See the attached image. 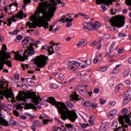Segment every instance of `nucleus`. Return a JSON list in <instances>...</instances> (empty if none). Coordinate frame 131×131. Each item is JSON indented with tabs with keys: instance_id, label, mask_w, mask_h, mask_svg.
<instances>
[{
	"instance_id": "obj_1",
	"label": "nucleus",
	"mask_w": 131,
	"mask_h": 131,
	"mask_svg": "<svg viewBox=\"0 0 131 131\" xmlns=\"http://www.w3.org/2000/svg\"><path fill=\"white\" fill-rule=\"evenodd\" d=\"M46 101L52 104L53 106H56L58 113L61 114L60 117L62 120H67L68 118L72 122H75V121L77 119L76 112L69 110L65 103L57 102L55 98L52 97H49Z\"/></svg>"
},
{
	"instance_id": "obj_2",
	"label": "nucleus",
	"mask_w": 131,
	"mask_h": 131,
	"mask_svg": "<svg viewBox=\"0 0 131 131\" xmlns=\"http://www.w3.org/2000/svg\"><path fill=\"white\" fill-rule=\"evenodd\" d=\"M50 15H51V12L48 11V8L46 5L41 4L38 9V14L36 17L37 26L38 27H44L45 29H49V23L45 19H48Z\"/></svg>"
},
{
	"instance_id": "obj_3",
	"label": "nucleus",
	"mask_w": 131,
	"mask_h": 131,
	"mask_svg": "<svg viewBox=\"0 0 131 131\" xmlns=\"http://www.w3.org/2000/svg\"><path fill=\"white\" fill-rule=\"evenodd\" d=\"M125 17L123 16V15L120 16L118 15L112 17V18L110 20L111 25L113 26V27L111 28V31H115V30H116V28L114 27H117L118 28L123 27L125 24Z\"/></svg>"
},
{
	"instance_id": "obj_4",
	"label": "nucleus",
	"mask_w": 131,
	"mask_h": 131,
	"mask_svg": "<svg viewBox=\"0 0 131 131\" xmlns=\"http://www.w3.org/2000/svg\"><path fill=\"white\" fill-rule=\"evenodd\" d=\"M33 46H34V43L31 44V42H30V47H27V49L25 50L24 52V57L22 55H20V54H19V51H18V54L15 53V60H18L20 59V57H21V61H22V62H24L25 60H27V59H28V56H32L33 55H34L36 51L34 50V48H32Z\"/></svg>"
},
{
	"instance_id": "obj_5",
	"label": "nucleus",
	"mask_w": 131,
	"mask_h": 131,
	"mask_svg": "<svg viewBox=\"0 0 131 131\" xmlns=\"http://www.w3.org/2000/svg\"><path fill=\"white\" fill-rule=\"evenodd\" d=\"M49 60V57L45 55H37L31 59V62H34L38 68H42L45 67L48 62L47 61Z\"/></svg>"
},
{
	"instance_id": "obj_6",
	"label": "nucleus",
	"mask_w": 131,
	"mask_h": 131,
	"mask_svg": "<svg viewBox=\"0 0 131 131\" xmlns=\"http://www.w3.org/2000/svg\"><path fill=\"white\" fill-rule=\"evenodd\" d=\"M8 58L5 57H0V70H3L5 66V64L9 67H12V62L9 60Z\"/></svg>"
},
{
	"instance_id": "obj_7",
	"label": "nucleus",
	"mask_w": 131,
	"mask_h": 131,
	"mask_svg": "<svg viewBox=\"0 0 131 131\" xmlns=\"http://www.w3.org/2000/svg\"><path fill=\"white\" fill-rule=\"evenodd\" d=\"M31 91H32V89H31L30 91H27L28 92V97L29 99H32L34 103H37V104H38V103H39V101H39L40 97L36 95V92L31 93L30 92H31Z\"/></svg>"
},
{
	"instance_id": "obj_8",
	"label": "nucleus",
	"mask_w": 131,
	"mask_h": 131,
	"mask_svg": "<svg viewBox=\"0 0 131 131\" xmlns=\"http://www.w3.org/2000/svg\"><path fill=\"white\" fill-rule=\"evenodd\" d=\"M7 50H8L7 49V46L2 45V49L0 51L1 57L3 58V57H4V58H7L9 59L11 58V55L10 54V53L6 52Z\"/></svg>"
},
{
	"instance_id": "obj_9",
	"label": "nucleus",
	"mask_w": 131,
	"mask_h": 131,
	"mask_svg": "<svg viewBox=\"0 0 131 131\" xmlns=\"http://www.w3.org/2000/svg\"><path fill=\"white\" fill-rule=\"evenodd\" d=\"M69 68L71 70H76L79 66H80V63L75 61H68Z\"/></svg>"
},
{
	"instance_id": "obj_10",
	"label": "nucleus",
	"mask_w": 131,
	"mask_h": 131,
	"mask_svg": "<svg viewBox=\"0 0 131 131\" xmlns=\"http://www.w3.org/2000/svg\"><path fill=\"white\" fill-rule=\"evenodd\" d=\"M113 2H117L116 0H96L97 5H101V4H104L105 6H109L112 5Z\"/></svg>"
},
{
	"instance_id": "obj_11",
	"label": "nucleus",
	"mask_w": 131,
	"mask_h": 131,
	"mask_svg": "<svg viewBox=\"0 0 131 131\" xmlns=\"http://www.w3.org/2000/svg\"><path fill=\"white\" fill-rule=\"evenodd\" d=\"M23 11L20 10L18 14L13 15L10 19H11V21H13V22H16L17 19H15V18H20L22 19V18H23Z\"/></svg>"
},
{
	"instance_id": "obj_12",
	"label": "nucleus",
	"mask_w": 131,
	"mask_h": 131,
	"mask_svg": "<svg viewBox=\"0 0 131 131\" xmlns=\"http://www.w3.org/2000/svg\"><path fill=\"white\" fill-rule=\"evenodd\" d=\"M2 126H9V122L3 117H0V128H2Z\"/></svg>"
},
{
	"instance_id": "obj_13",
	"label": "nucleus",
	"mask_w": 131,
	"mask_h": 131,
	"mask_svg": "<svg viewBox=\"0 0 131 131\" xmlns=\"http://www.w3.org/2000/svg\"><path fill=\"white\" fill-rule=\"evenodd\" d=\"M88 24H89L91 27H93L94 30H95L96 28H99V27H101V24H100L99 21H95V24L93 23L92 21H89Z\"/></svg>"
},
{
	"instance_id": "obj_14",
	"label": "nucleus",
	"mask_w": 131,
	"mask_h": 131,
	"mask_svg": "<svg viewBox=\"0 0 131 131\" xmlns=\"http://www.w3.org/2000/svg\"><path fill=\"white\" fill-rule=\"evenodd\" d=\"M26 26L25 28H27V26H29L30 29L33 28L35 29L36 27H37V26L36 25V22L35 23H30V21H28V23L26 24Z\"/></svg>"
},
{
	"instance_id": "obj_15",
	"label": "nucleus",
	"mask_w": 131,
	"mask_h": 131,
	"mask_svg": "<svg viewBox=\"0 0 131 131\" xmlns=\"http://www.w3.org/2000/svg\"><path fill=\"white\" fill-rule=\"evenodd\" d=\"M87 85L84 86L82 85H80L78 86L79 91L81 93H88V90L86 89Z\"/></svg>"
},
{
	"instance_id": "obj_16",
	"label": "nucleus",
	"mask_w": 131,
	"mask_h": 131,
	"mask_svg": "<svg viewBox=\"0 0 131 131\" xmlns=\"http://www.w3.org/2000/svg\"><path fill=\"white\" fill-rule=\"evenodd\" d=\"M30 39H31V37H29V36L24 37V39L23 41V43H22V44L24 46V47H25V46H26V45H27V43H28L29 41H30Z\"/></svg>"
},
{
	"instance_id": "obj_17",
	"label": "nucleus",
	"mask_w": 131,
	"mask_h": 131,
	"mask_svg": "<svg viewBox=\"0 0 131 131\" xmlns=\"http://www.w3.org/2000/svg\"><path fill=\"white\" fill-rule=\"evenodd\" d=\"M53 5L54 7H51V8H49L48 11H50V12H53V13H55V11L57 10V8H56V6L58 5V3H57V2L54 1L53 2Z\"/></svg>"
},
{
	"instance_id": "obj_18",
	"label": "nucleus",
	"mask_w": 131,
	"mask_h": 131,
	"mask_svg": "<svg viewBox=\"0 0 131 131\" xmlns=\"http://www.w3.org/2000/svg\"><path fill=\"white\" fill-rule=\"evenodd\" d=\"M66 22H68L66 24L67 28H69L72 25V21H73V18L69 19V18H66Z\"/></svg>"
},
{
	"instance_id": "obj_19",
	"label": "nucleus",
	"mask_w": 131,
	"mask_h": 131,
	"mask_svg": "<svg viewBox=\"0 0 131 131\" xmlns=\"http://www.w3.org/2000/svg\"><path fill=\"white\" fill-rule=\"evenodd\" d=\"M118 125V122L115 121L113 122V124L112 125V127H113V129H114L115 131H118L119 130V128H121V126H119L117 129H116V127H117V126Z\"/></svg>"
},
{
	"instance_id": "obj_20",
	"label": "nucleus",
	"mask_w": 131,
	"mask_h": 131,
	"mask_svg": "<svg viewBox=\"0 0 131 131\" xmlns=\"http://www.w3.org/2000/svg\"><path fill=\"white\" fill-rule=\"evenodd\" d=\"M84 29H87V30H90V31H93V29L91 27H90L89 25V23H84L83 24Z\"/></svg>"
},
{
	"instance_id": "obj_21",
	"label": "nucleus",
	"mask_w": 131,
	"mask_h": 131,
	"mask_svg": "<svg viewBox=\"0 0 131 131\" xmlns=\"http://www.w3.org/2000/svg\"><path fill=\"white\" fill-rule=\"evenodd\" d=\"M16 100H18V101H22L24 102H26V98L23 97V95L21 94L20 95H17L16 98Z\"/></svg>"
},
{
	"instance_id": "obj_22",
	"label": "nucleus",
	"mask_w": 131,
	"mask_h": 131,
	"mask_svg": "<svg viewBox=\"0 0 131 131\" xmlns=\"http://www.w3.org/2000/svg\"><path fill=\"white\" fill-rule=\"evenodd\" d=\"M47 49L49 55H53V54L55 53V51H54V48H53V46L48 47Z\"/></svg>"
},
{
	"instance_id": "obj_23",
	"label": "nucleus",
	"mask_w": 131,
	"mask_h": 131,
	"mask_svg": "<svg viewBox=\"0 0 131 131\" xmlns=\"http://www.w3.org/2000/svg\"><path fill=\"white\" fill-rule=\"evenodd\" d=\"M73 97H72L71 100L72 101H79V100H80V99L78 98L79 96L78 95V94H75V96H74L73 95H72Z\"/></svg>"
},
{
	"instance_id": "obj_24",
	"label": "nucleus",
	"mask_w": 131,
	"mask_h": 131,
	"mask_svg": "<svg viewBox=\"0 0 131 131\" xmlns=\"http://www.w3.org/2000/svg\"><path fill=\"white\" fill-rule=\"evenodd\" d=\"M26 80L27 82H29L28 80H29L30 84H29V85H30V86H33V85H34V82L32 81V80L31 78H28L26 79Z\"/></svg>"
},
{
	"instance_id": "obj_25",
	"label": "nucleus",
	"mask_w": 131,
	"mask_h": 131,
	"mask_svg": "<svg viewBox=\"0 0 131 131\" xmlns=\"http://www.w3.org/2000/svg\"><path fill=\"white\" fill-rule=\"evenodd\" d=\"M123 88V84H119L115 88L116 92H118L119 90H121Z\"/></svg>"
},
{
	"instance_id": "obj_26",
	"label": "nucleus",
	"mask_w": 131,
	"mask_h": 131,
	"mask_svg": "<svg viewBox=\"0 0 131 131\" xmlns=\"http://www.w3.org/2000/svg\"><path fill=\"white\" fill-rule=\"evenodd\" d=\"M83 106H84L85 107H91L92 106V102H90V101H85L83 103Z\"/></svg>"
},
{
	"instance_id": "obj_27",
	"label": "nucleus",
	"mask_w": 131,
	"mask_h": 131,
	"mask_svg": "<svg viewBox=\"0 0 131 131\" xmlns=\"http://www.w3.org/2000/svg\"><path fill=\"white\" fill-rule=\"evenodd\" d=\"M47 12L50 11V10H48V6H47ZM50 11V15L48 16V17L47 18H45V19H48V21H49V22L51 21V18L54 17V13Z\"/></svg>"
},
{
	"instance_id": "obj_28",
	"label": "nucleus",
	"mask_w": 131,
	"mask_h": 131,
	"mask_svg": "<svg viewBox=\"0 0 131 131\" xmlns=\"http://www.w3.org/2000/svg\"><path fill=\"white\" fill-rule=\"evenodd\" d=\"M129 102V100H128V97H125L123 100V104L124 105H126Z\"/></svg>"
},
{
	"instance_id": "obj_29",
	"label": "nucleus",
	"mask_w": 131,
	"mask_h": 131,
	"mask_svg": "<svg viewBox=\"0 0 131 131\" xmlns=\"http://www.w3.org/2000/svg\"><path fill=\"white\" fill-rule=\"evenodd\" d=\"M10 98V99H15L14 97V93L13 92H10L8 94V99Z\"/></svg>"
},
{
	"instance_id": "obj_30",
	"label": "nucleus",
	"mask_w": 131,
	"mask_h": 131,
	"mask_svg": "<svg viewBox=\"0 0 131 131\" xmlns=\"http://www.w3.org/2000/svg\"><path fill=\"white\" fill-rule=\"evenodd\" d=\"M114 43H115V42H114L113 43H112V45H111V46L109 48V51L110 52H114Z\"/></svg>"
},
{
	"instance_id": "obj_31",
	"label": "nucleus",
	"mask_w": 131,
	"mask_h": 131,
	"mask_svg": "<svg viewBox=\"0 0 131 131\" xmlns=\"http://www.w3.org/2000/svg\"><path fill=\"white\" fill-rule=\"evenodd\" d=\"M23 38V35H18L16 36V39L18 41H16V42H19V41H20V40H21V39H22Z\"/></svg>"
},
{
	"instance_id": "obj_32",
	"label": "nucleus",
	"mask_w": 131,
	"mask_h": 131,
	"mask_svg": "<svg viewBox=\"0 0 131 131\" xmlns=\"http://www.w3.org/2000/svg\"><path fill=\"white\" fill-rule=\"evenodd\" d=\"M128 113V110L126 108H124V109L122 110V113L124 114V115H129V114L128 115L127 113Z\"/></svg>"
},
{
	"instance_id": "obj_33",
	"label": "nucleus",
	"mask_w": 131,
	"mask_h": 131,
	"mask_svg": "<svg viewBox=\"0 0 131 131\" xmlns=\"http://www.w3.org/2000/svg\"><path fill=\"white\" fill-rule=\"evenodd\" d=\"M107 129L108 128H106V127H105L104 125H101L99 128L100 131H106L107 130Z\"/></svg>"
},
{
	"instance_id": "obj_34",
	"label": "nucleus",
	"mask_w": 131,
	"mask_h": 131,
	"mask_svg": "<svg viewBox=\"0 0 131 131\" xmlns=\"http://www.w3.org/2000/svg\"><path fill=\"white\" fill-rule=\"evenodd\" d=\"M118 112L117 111V110H116L115 109H113V110H112L110 112V113H111L112 115H113L114 116H115V115H116V114H117Z\"/></svg>"
},
{
	"instance_id": "obj_35",
	"label": "nucleus",
	"mask_w": 131,
	"mask_h": 131,
	"mask_svg": "<svg viewBox=\"0 0 131 131\" xmlns=\"http://www.w3.org/2000/svg\"><path fill=\"white\" fill-rule=\"evenodd\" d=\"M129 70L127 69L123 72V75L124 76H128L129 75Z\"/></svg>"
},
{
	"instance_id": "obj_36",
	"label": "nucleus",
	"mask_w": 131,
	"mask_h": 131,
	"mask_svg": "<svg viewBox=\"0 0 131 131\" xmlns=\"http://www.w3.org/2000/svg\"><path fill=\"white\" fill-rule=\"evenodd\" d=\"M84 63H85L87 65H91L92 64V59H87L85 60V61L84 62Z\"/></svg>"
},
{
	"instance_id": "obj_37",
	"label": "nucleus",
	"mask_w": 131,
	"mask_h": 131,
	"mask_svg": "<svg viewBox=\"0 0 131 131\" xmlns=\"http://www.w3.org/2000/svg\"><path fill=\"white\" fill-rule=\"evenodd\" d=\"M34 124L35 126H41V122L37 120L35 121Z\"/></svg>"
},
{
	"instance_id": "obj_38",
	"label": "nucleus",
	"mask_w": 131,
	"mask_h": 131,
	"mask_svg": "<svg viewBox=\"0 0 131 131\" xmlns=\"http://www.w3.org/2000/svg\"><path fill=\"white\" fill-rule=\"evenodd\" d=\"M80 125H81V127L82 128H86L88 127V126H89V124H86L85 123H83V124H81V123H79Z\"/></svg>"
},
{
	"instance_id": "obj_39",
	"label": "nucleus",
	"mask_w": 131,
	"mask_h": 131,
	"mask_svg": "<svg viewBox=\"0 0 131 131\" xmlns=\"http://www.w3.org/2000/svg\"><path fill=\"white\" fill-rule=\"evenodd\" d=\"M66 104L70 108H72V107H73V104H72V103H71L70 101H67L66 102Z\"/></svg>"
},
{
	"instance_id": "obj_40",
	"label": "nucleus",
	"mask_w": 131,
	"mask_h": 131,
	"mask_svg": "<svg viewBox=\"0 0 131 131\" xmlns=\"http://www.w3.org/2000/svg\"><path fill=\"white\" fill-rule=\"evenodd\" d=\"M51 88L52 89H58V84L56 83H52L50 84Z\"/></svg>"
},
{
	"instance_id": "obj_41",
	"label": "nucleus",
	"mask_w": 131,
	"mask_h": 131,
	"mask_svg": "<svg viewBox=\"0 0 131 131\" xmlns=\"http://www.w3.org/2000/svg\"><path fill=\"white\" fill-rule=\"evenodd\" d=\"M59 79H60V80H62L65 78V77L64 76V74L62 73L59 74L58 75Z\"/></svg>"
},
{
	"instance_id": "obj_42",
	"label": "nucleus",
	"mask_w": 131,
	"mask_h": 131,
	"mask_svg": "<svg viewBox=\"0 0 131 131\" xmlns=\"http://www.w3.org/2000/svg\"><path fill=\"white\" fill-rule=\"evenodd\" d=\"M118 36L119 37H125L126 36V34L123 33L119 32L118 33Z\"/></svg>"
},
{
	"instance_id": "obj_43",
	"label": "nucleus",
	"mask_w": 131,
	"mask_h": 131,
	"mask_svg": "<svg viewBox=\"0 0 131 131\" xmlns=\"http://www.w3.org/2000/svg\"><path fill=\"white\" fill-rule=\"evenodd\" d=\"M107 117L108 118H109V119H114V116L112 115L110 112L109 114L107 115Z\"/></svg>"
},
{
	"instance_id": "obj_44",
	"label": "nucleus",
	"mask_w": 131,
	"mask_h": 131,
	"mask_svg": "<svg viewBox=\"0 0 131 131\" xmlns=\"http://www.w3.org/2000/svg\"><path fill=\"white\" fill-rule=\"evenodd\" d=\"M99 101L101 105H104L106 103V100H104V98H101Z\"/></svg>"
},
{
	"instance_id": "obj_45",
	"label": "nucleus",
	"mask_w": 131,
	"mask_h": 131,
	"mask_svg": "<svg viewBox=\"0 0 131 131\" xmlns=\"http://www.w3.org/2000/svg\"><path fill=\"white\" fill-rule=\"evenodd\" d=\"M97 106L98 104L97 103H93L92 102H91V107L92 109H96Z\"/></svg>"
},
{
	"instance_id": "obj_46",
	"label": "nucleus",
	"mask_w": 131,
	"mask_h": 131,
	"mask_svg": "<svg viewBox=\"0 0 131 131\" xmlns=\"http://www.w3.org/2000/svg\"><path fill=\"white\" fill-rule=\"evenodd\" d=\"M65 126L66 127H68V128H69V129H70L71 127H73V125H72L71 123H69V124L66 123Z\"/></svg>"
},
{
	"instance_id": "obj_47",
	"label": "nucleus",
	"mask_w": 131,
	"mask_h": 131,
	"mask_svg": "<svg viewBox=\"0 0 131 131\" xmlns=\"http://www.w3.org/2000/svg\"><path fill=\"white\" fill-rule=\"evenodd\" d=\"M127 6H129L128 10L131 11V0H129L128 3L126 4Z\"/></svg>"
},
{
	"instance_id": "obj_48",
	"label": "nucleus",
	"mask_w": 131,
	"mask_h": 131,
	"mask_svg": "<svg viewBox=\"0 0 131 131\" xmlns=\"http://www.w3.org/2000/svg\"><path fill=\"white\" fill-rule=\"evenodd\" d=\"M13 114L17 117H19V112H18L17 110L13 111Z\"/></svg>"
},
{
	"instance_id": "obj_49",
	"label": "nucleus",
	"mask_w": 131,
	"mask_h": 131,
	"mask_svg": "<svg viewBox=\"0 0 131 131\" xmlns=\"http://www.w3.org/2000/svg\"><path fill=\"white\" fill-rule=\"evenodd\" d=\"M58 4H60L61 7H64L65 6V3L62 2L61 0H57Z\"/></svg>"
},
{
	"instance_id": "obj_50",
	"label": "nucleus",
	"mask_w": 131,
	"mask_h": 131,
	"mask_svg": "<svg viewBox=\"0 0 131 131\" xmlns=\"http://www.w3.org/2000/svg\"><path fill=\"white\" fill-rule=\"evenodd\" d=\"M14 6V7H18V4L16 2H14L13 4H11L9 5L10 8L13 7Z\"/></svg>"
},
{
	"instance_id": "obj_51",
	"label": "nucleus",
	"mask_w": 131,
	"mask_h": 131,
	"mask_svg": "<svg viewBox=\"0 0 131 131\" xmlns=\"http://www.w3.org/2000/svg\"><path fill=\"white\" fill-rule=\"evenodd\" d=\"M99 92H100V89H99V88L95 89L93 91V93H94V94H98V93Z\"/></svg>"
},
{
	"instance_id": "obj_52",
	"label": "nucleus",
	"mask_w": 131,
	"mask_h": 131,
	"mask_svg": "<svg viewBox=\"0 0 131 131\" xmlns=\"http://www.w3.org/2000/svg\"><path fill=\"white\" fill-rule=\"evenodd\" d=\"M12 18H9L7 19V21L8 22V24H7V26H11V25L12 24Z\"/></svg>"
},
{
	"instance_id": "obj_53",
	"label": "nucleus",
	"mask_w": 131,
	"mask_h": 131,
	"mask_svg": "<svg viewBox=\"0 0 131 131\" xmlns=\"http://www.w3.org/2000/svg\"><path fill=\"white\" fill-rule=\"evenodd\" d=\"M102 125H104L105 127H106V128H108L109 126V122H105V123L101 124Z\"/></svg>"
},
{
	"instance_id": "obj_54",
	"label": "nucleus",
	"mask_w": 131,
	"mask_h": 131,
	"mask_svg": "<svg viewBox=\"0 0 131 131\" xmlns=\"http://www.w3.org/2000/svg\"><path fill=\"white\" fill-rule=\"evenodd\" d=\"M118 72H119V71L118 70V69H116L115 68H114V69L113 70V73L114 74H117V73H118Z\"/></svg>"
},
{
	"instance_id": "obj_55",
	"label": "nucleus",
	"mask_w": 131,
	"mask_h": 131,
	"mask_svg": "<svg viewBox=\"0 0 131 131\" xmlns=\"http://www.w3.org/2000/svg\"><path fill=\"white\" fill-rule=\"evenodd\" d=\"M19 118L20 119H23L24 120H25L27 119V117H26V116H24V115H20L19 116Z\"/></svg>"
},
{
	"instance_id": "obj_56",
	"label": "nucleus",
	"mask_w": 131,
	"mask_h": 131,
	"mask_svg": "<svg viewBox=\"0 0 131 131\" xmlns=\"http://www.w3.org/2000/svg\"><path fill=\"white\" fill-rule=\"evenodd\" d=\"M12 121H11L10 122V125H11V126H15V125H16V123H17V121H13L12 124Z\"/></svg>"
},
{
	"instance_id": "obj_57",
	"label": "nucleus",
	"mask_w": 131,
	"mask_h": 131,
	"mask_svg": "<svg viewBox=\"0 0 131 131\" xmlns=\"http://www.w3.org/2000/svg\"><path fill=\"white\" fill-rule=\"evenodd\" d=\"M21 88L24 91H25L26 89L28 88V86H27V85L24 84V85H21Z\"/></svg>"
},
{
	"instance_id": "obj_58",
	"label": "nucleus",
	"mask_w": 131,
	"mask_h": 131,
	"mask_svg": "<svg viewBox=\"0 0 131 131\" xmlns=\"http://www.w3.org/2000/svg\"><path fill=\"white\" fill-rule=\"evenodd\" d=\"M60 28V26H58V27L56 28L55 29L53 30V33H55L56 31H57V30H59Z\"/></svg>"
},
{
	"instance_id": "obj_59",
	"label": "nucleus",
	"mask_w": 131,
	"mask_h": 131,
	"mask_svg": "<svg viewBox=\"0 0 131 131\" xmlns=\"http://www.w3.org/2000/svg\"><path fill=\"white\" fill-rule=\"evenodd\" d=\"M43 124L46 125V124H48V122L50 121V120L48 119H43Z\"/></svg>"
},
{
	"instance_id": "obj_60",
	"label": "nucleus",
	"mask_w": 131,
	"mask_h": 131,
	"mask_svg": "<svg viewBox=\"0 0 131 131\" xmlns=\"http://www.w3.org/2000/svg\"><path fill=\"white\" fill-rule=\"evenodd\" d=\"M82 41L81 40L77 43V47H80V46H82Z\"/></svg>"
},
{
	"instance_id": "obj_61",
	"label": "nucleus",
	"mask_w": 131,
	"mask_h": 131,
	"mask_svg": "<svg viewBox=\"0 0 131 131\" xmlns=\"http://www.w3.org/2000/svg\"><path fill=\"white\" fill-rule=\"evenodd\" d=\"M59 22H61V23H65L66 21V19L65 20V18H62L61 19L58 20Z\"/></svg>"
},
{
	"instance_id": "obj_62",
	"label": "nucleus",
	"mask_w": 131,
	"mask_h": 131,
	"mask_svg": "<svg viewBox=\"0 0 131 131\" xmlns=\"http://www.w3.org/2000/svg\"><path fill=\"white\" fill-rule=\"evenodd\" d=\"M123 52H124V50H123V49H119L118 51V53L121 54L123 53Z\"/></svg>"
},
{
	"instance_id": "obj_63",
	"label": "nucleus",
	"mask_w": 131,
	"mask_h": 131,
	"mask_svg": "<svg viewBox=\"0 0 131 131\" xmlns=\"http://www.w3.org/2000/svg\"><path fill=\"white\" fill-rule=\"evenodd\" d=\"M101 9H102L103 11L107 10V8H106V6L104 5H101Z\"/></svg>"
},
{
	"instance_id": "obj_64",
	"label": "nucleus",
	"mask_w": 131,
	"mask_h": 131,
	"mask_svg": "<svg viewBox=\"0 0 131 131\" xmlns=\"http://www.w3.org/2000/svg\"><path fill=\"white\" fill-rule=\"evenodd\" d=\"M54 27H55V24L53 25H50V27L49 29V31H53V28H54Z\"/></svg>"
}]
</instances>
